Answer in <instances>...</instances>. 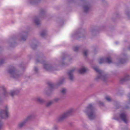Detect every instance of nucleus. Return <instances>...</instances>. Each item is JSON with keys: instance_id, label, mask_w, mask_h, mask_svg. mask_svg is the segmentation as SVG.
Here are the masks:
<instances>
[{"instance_id": "nucleus-24", "label": "nucleus", "mask_w": 130, "mask_h": 130, "mask_svg": "<svg viewBox=\"0 0 130 130\" xmlns=\"http://www.w3.org/2000/svg\"><path fill=\"white\" fill-rule=\"evenodd\" d=\"M46 34V32H43L41 33V35L42 36H44Z\"/></svg>"}, {"instance_id": "nucleus-27", "label": "nucleus", "mask_w": 130, "mask_h": 130, "mask_svg": "<svg viewBox=\"0 0 130 130\" xmlns=\"http://www.w3.org/2000/svg\"><path fill=\"white\" fill-rule=\"evenodd\" d=\"M34 70L36 72H37L38 71V69L36 67H35L34 68Z\"/></svg>"}, {"instance_id": "nucleus-4", "label": "nucleus", "mask_w": 130, "mask_h": 130, "mask_svg": "<svg viewBox=\"0 0 130 130\" xmlns=\"http://www.w3.org/2000/svg\"><path fill=\"white\" fill-rule=\"evenodd\" d=\"M9 116L8 107L6 106L4 110L0 111V118H6Z\"/></svg>"}, {"instance_id": "nucleus-6", "label": "nucleus", "mask_w": 130, "mask_h": 130, "mask_svg": "<svg viewBox=\"0 0 130 130\" xmlns=\"http://www.w3.org/2000/svg\"><path fill=\"white\" fill-rule=\"evenodd\" d=\"M8 72L11 77L14 78H18L19 75L15 71L14 68L10 69L8 71Z\"/></svg>"}, {"instance_id": "nucleus-11", "label": "nucleus", "mask_w": 130, "mask_h": 130, "mask_svg": "<svg viewBox=\"0 0 130 130\" xmlns=\"http://www.w3.org/2000/svg\"><path fill=\"white\" fill-rule=\"evenodd\" d=\"M88 70L87 68L84 66L82 67L79 70V73L81 74L85 73Z\"/></svg>"}, {"instance_id": "nucleus-1", "label": "nucleus", "mask_w": 130, "mask_h": 130, "mask_svg": "<svg viewBox=\"0 0 130 130\" xmlns=\"http://www.w3.org/2000/svg\"><path fill=\"white\" fill-rule=\"evenodd\" d=\"M84 111L88 116L89 119L90 120L94 119L96 117L94 109L91 104L88 105Z\"/></svg>"}, {"instance_id": "nucleus-9", "label": "nucleus", "mask_w": 130, "mask_h": 130, "mask_svg": "<svg viewBox=\"0 0 130 130\" xmlns=\"http://www.w3.org/2000/svg\"><path fill=\"white\" fill-rule=\"evenodd\" d=\"M43 66L44 68L47 71H51L54 70L53 67L51 64L45 63Z\"/></svg>"}, {"instance_id": "nucleus-18", "label": "nucleus", "mask_w": 130, "mask_h": 130, "mask_svg": "<svg viewBox=\"0 0 130 130\" xmlns=\"http://www.w3.org/2000/svg\"><path fill=\"white\" fill-rule=\"evenodd\" d=\"M34 22L37 25H39L40 23V21L37 18L35 19Z\"/></svg>"}, {"instance_id": "nucleus-3", "label": "nucleus", "mask_w": 130, "mask_h": 130, "mask_svg": "<svg viewBox=\"0 0 130 130\" xmlns=\"http://www.w3.org/2000/svg\"><path fill=\"white\" fill-rule=\"evenodd\" d=\"M94 69L99 74V75L95 78V80L97 81L100 80L105 81L107 78V77L104 74L103 72L97 68H94Z\"/></svg>"}, {"instance_id": "nucleus-23", "label": "nucleus", "mask_w": 130, "mask_h": 130, "mask_svg": "<svg viewBox=\"0 0 130 130\" xmlns=\"http://www.w3.org/2000/svg\"><path fill=\"white\" fill-rule=\"evenodd\" d=\"M4 62V60L3 59H0V65L3 64Z\"/></svg>"}, {"instance_id": "nucleus-7", "label": "nucleus", "mask_w": 130, "mask_h": 130, "mask_svg": "<svg viewBox=\"0 0 130 130\" xmlns=\"http://www.w3.org/2000/svg\"><path fill=\"white\" fill-rule=\"evenodd\" d=\"M105 62L110 63L112 62L111 58L110 57H108L106 59L101 58L99 60V63L100 64H101Z\"/></svg>"}, {"instance_id": "nucleus-25", "label": "nucleus", "mask_w": 130, "mask_h": 130, "mask_svg": "<svg viewBox=\"0 0 130 130\" xmlns=\"http://www.w3.org/2000/svg\"><path fill=\"white\" fill-rule=\"evenodd\" d=\"M78 48H79L78 47L76 46L74 47V50L75 51H77L78 50Z\"/></svg>"}, {"instance_id": "nucleus-5", "label": "nucleus", "mask_w": 130, "mask_h": 130, "mask_svg": "<svg viewBox=\"0 0 130 130\" xmlns=\"http://www.w3.org/2000/svg\"><path fill=\"white\" fill-rule=\"evenodd\" d=\"M34 116L33 115H31L28 116L22 122L19 123L18 124L19 127L20 128L24 126L28 121L34 118Z\"/></svg>"}, {"instance_id": "nucleus-34", "label": "nucleus", "mask_w": 130, "mask_h": 130, "mask_svg": "<svg viewBox=\"0 0 130 130\" xmlns=\"http://www.w3.org/2000/svg\"><path fill=\"white\" fill-rule=\"evenodd\" d=\"M126 14H127L128 15V13H126Z\"/></svg>"}, {"instance_id": "nucleus-32", "label": "nucleus", "mask_w": 130, "mask_h": 130, "mask_svg": "<svg viewBox=\"0 0 130 130\" xmlns=\"http://www.w3.org/2000/svg\"><path fill=\"white\" fill-rule=\"evenodd\" d=\"M129 99H130V95L129 96Z\"/></svg>"}, {"instance_id": "nucleus-8", "label": "nucleus", "mask_w": 130, "mask_h": 130, "mask_svg": "<svg viewBox=\"0 0 130 130\" xmlns=\"http://www.w3.org/2000/svg\"><path fill=\"white\" fill-rule=\"evenodd\" d=\"M120 118L124 123H127L128 122V118L127 115L125 113L121 114L120 116Z\"/></svg>"}, {"instance_id": "nucleus-29", "label": "nucleus", "mask_w": 130, "mask_h": 130, "mask_svg": "<svg viewBox=\"0 0 130 130\" xmlns=\"http://www.w3.org/2000/svg\"><path fill=\"white\" fill-rule=\"evenodd\" d=\"M26 39V37H23L22 38V40H25Z\"/></svg>"}, {"instance_id": "nucleus-16", "label": "nucleus", "mask_w": 130, "mask_h": 130, "mask_svg": "<svg viewBox=\"0 0 130 130\" xmlns=\"http://www.w3.org/2000/svg\"><path fill=\"white\" fill-rule=\"evenodd\" d=\"M60 100V99L59 98H55L53 100V102H57L59 101Z\"/></svg>"}, {"instance_id": "nucleus-20", "label": "nucleus", "mask_w": 130, "mask_h": 130, "mask_svg": "<svg viewBox=\"0 0 130 130\" xmlns=\"http://www.w3.org/2000/svg\"><path fill=\"white\" fill-rule=\"evenodd\" d=\"M66 89L65 88H63L61 90V93L63 94H64L66 93Z\"/></svg>"}, {"instance_id": "nucleus-13", "label": "nucleus", "mask_w": 130, "mask_h": 130, "mask_svg": "<svg viewBox=\"0 0 130 130\" xmlns=\"http://www.w3.org/2000/svg\"><path fill=\"white\" fill-rule=\"evenodd\" d=\"M19 92V90H16L11 91L10 94L11 96H13L14 95L18 94Z\"/></svg>"}, {"instance_id": "nucleus-2", "label": "nucleus", "mask_w": 130, "mask_h": 130, "mask_svg": "<svg viewBox=\"0 0 130 130\" xmlns=\"http://www.w3.org/2000/svg\"><path fill=\"white\" fill-rule=\"evenodd\" d=\"M73 112L72 108L69 109L67 111L62 114L58 118V121L61 122L64 121L66 118L71 116Z\"/></svg>"}, {"instance_id": "nucleus-30", "label": "nucleus", "mask_w": 130, "mask_h": 130, "mask_svg": "<svg viewBox=\"0 0 130 130\" xmlns=\"http://www.w3.org/2000/svg\"><path fill=\"white\" fill-rule=\"evenodd\" d=\"M7 94V92L6 91H5L4 93V94L5 95H6Z\"/></svg>"}, {"instance_id": "nucleus-28", "label": "nucleus", "mask_w": 130, "mask_h": 130, "mask_svg": "<svg viewBox=\"0 0 130 130\" xmlns=\"http://www.w3.org/2000/svg\"><path fill=\"white\" fill-rule=\"evenodd\" d=\"M99 104L100 105L103 106V103L101 101H99Z\"/></svg>"}, {"instance_id": "nucleus-14", "label": "nucleus", "mask_w": 130, "mask_h": 130, "mask_svg": "<svg viewBox=\"0 0 130 130\" xmlns=\"http://www.w3.org/2000/svg\"><path fill=\"white\" fill-rule=\"evenodd\" d=\"M35 101L40 103H42L44 102V100L39 97H38L35 98Z\"/></svg>"}, {"instance_id": "nucleus-22", "label": "nucleus", "mask_w": 130, "mask_h": 130, "mask_svg": "<svg viewBox=\"0 0 130 130\" xmlns=\"http://www.w3.org/2000/svg\"><path fill=\"white\" fill-rule=\"evenodd\" d=\"M106 100L108 101H111V98L109 96H106L105 98Z\"/></svg>"}, {"instance_id": "nucleus-15", "label": "nucleus", "mask_w": 130, "mask_h": 130, "mask_svg": "<svg viewBox=\"0 0 130 130\" xmlns=\"http://www.w3.org/2000/svg\"><path fill=\"white\" fill-rule=\"evenodd\" d=\"M129 76L128 75H127L125 77L122 78L121 79V82L122 83L123 82L128 80L129 79Z\"/></svg>"}, {"instance_id": "nucleus-12", "label": "nucleus", "mask_w": 130, "mask_h": 130, "mask_svg": "<svg viewBox=\"0 0 130 130\" xmlns=\"http://www.w3.org/2000/svg\"><path fill=\"white\" fill-rule=\"evenodd\" d=\"M73 70H72L69 71L68 75L69 78L71 80H72L73 79Z\"/></svg>"}, {"instance_id": "nucleus-19", "label": "nucleus", "mask_w": 130, "mask_h": 130, "mask_svg": "<svg viewBox=\"0 0 130 130\" xmlns=\"http://www.w3.org/2000/svg\"><path fill=\"white\" fill-rule=\"evenodd\" d=\"M88 51L87 50H84L83 51V53L85 56H86L88 54Z\"/></svg>"}, {"instance_id": "nucleus-17", "label": "nucleus", "mask_w": 130, "mask_h": 130, "mask_svg": "<svg viewBox=\"0 0 130 130\" xmlns=\"http://www.w3.org/2000/svg\"><path fill=\"white\" fill-rule=\"evenodd\" d=\"M53 103V101H50L47 102L46 104L47 107H49Z\"/></svg>"}, {"instance_id": "nucleus-33", "label": "nucleus", "mask_w": 130, "mask_h": 130, "mask_svg": "<svg viewBox=\"0 0 130 130\" xmlns=\"http://www.w3.org/2000/svg\"><path fill=\"white\" fill-rule=\"evenodd\" d=\"M128 48L130 50V47L129 48Z\"/></svg>"}, {"instance_id": "nucleus-31", "label": "nucleus", "mask_w": 130, "mask_h": 130, "mask_svg": "<svg viewBox=\"0 0 130 130\" xmlns=\"http://www.w3.org/2000/svg\"><path fill=\"white\" fill-rule=\"evenodd\" d=\"M49 86L50 87H52L53 86V85L51 84H49Z\"/></svg>"}, {"instance_id": "nucleus-26", "label": "nucleus", "mask_w": 130, "mask_h": 130, "mask_svg": "<svg viewBox=\"0 0 130 130\" xmlns=\"http://www.w3.org/2000/svg\"><path fill=\"white\" fill-rule=\"evenodd\" d=\"M2 123L0 121V130H1L2 128Z\"/></svg>"}, {"instance_id": "nucleus-10", "label": "nucleus", "mask_w": 130, "mask_h": 130, "mask_svg": "<svg viewBox=\"0 0 130 130\" xmlns=\"http://www.w3.org/2000/svg\"><path fill=\"white\" fill-rule=\"evenodd\" d=\"M83 8L84 11L85 12H88L90 10V6L89 4L87 3H85L83 6Z\"/></svg>"}, {"instance_id": "nucleus-21", "label": "nucleus", "mask_w": 130, "mask_h": 130, "mask_svg": "<svg viewBox=\"0 0 130 130\" xmlns=\"http://www.w3.org/2000/svg\"><path fill=\"white\" fill-rule=\"evenodd\" d=\"M126 62V60L124 59H122L120 61V62L122 63H124Z\"/></svg>"}]
</instances>
